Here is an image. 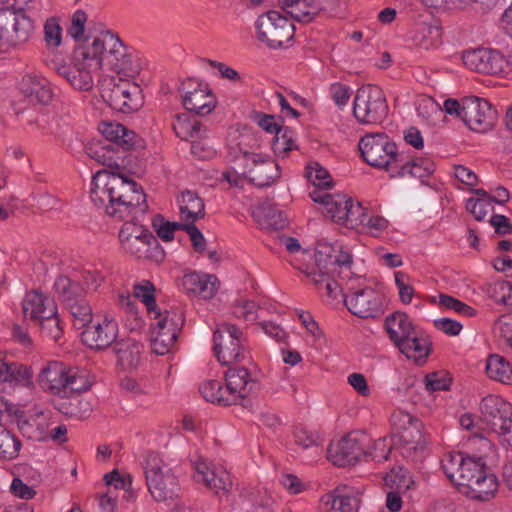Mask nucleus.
Returning a JSON list of instances; mask_svg holds the SVG:
<instances>
[{"mask_svg":"<svg viewBox=\"0 0 512 512\" xmlns=\"http://www.w3.org/2000/svg\"><path fill=\"white\" fill-rule=\"evenodd\" d=\"M90 198L109 217L125 221L119 239L126 253L155 263L164 260L165 252L157 238L144 226L129 220L148 210L146 194L133 179L116 172L99 171L93 176Z\"/></svg>","mask_w":512,"mask_h":512,"instance_id":"obj_1","label":"nucleus"},{"mask_svg":"<svg viewBox=\"0 0 512 512\" xmlns=\"http://www.w3.org/2000/svg\"><path fill=\"white\" fill-rule=\"evenodd\" d=\"M441 467L447 478L470 498L488 501L498 491V478L488 471L482 458L449 452L442 458Z\"/></svg>","mask_w":512,"mask_h":512,"instance_id":"obj_2","label":"nucleus"},{"mask_svg":"<svg viewBox=\"0 0 512 512\" xmlns=\"http://www.w3.org/2000/svg\"><path fill=\"white\" fill-rule=\"evenodd\" d=\"M390 420L403 457L411 461L421 460L429 443L422 421L401 409L395 410Z\"/></svg>","mask_w":512,"mask_h":512,"instance_id":"obj_3","label":"nucleus"},{"mask_svg":"<svg viewBox=\"0 0 512 512\" xmlns=\"http://www.w3.org/2000/svg\"><path fill=\"white\" fill-rule=\"evenodd\" d=\"M143 469L148 491L155 501L165 502L178 497V479L157 453H147Z\"/></svg>","mask_w":512,"mask_h":512,"instance_id":"obj_4","label":"nucleus"},{"mask_svg":"<svg viewBox=\"0 0 512 512\" xmlns=\"http://www.w3.org/2000/svg\"><path fill=\"white\" fill-rule=\"evenodd\" d=\"M101 97L114 110L131 113L139 110L144 97L138 84L130 77L111 76L101 83Z\"/></svg>","mask_w":512,"mask_h":512,"instance_id":"obj_5","label":"nucleus"},{"mask_svg":"<svg viewBox=\"0 0 512 512\" xmlns=\"http://www.w3.org/2000/svg\"><path fill=\"white\" fill-rule=\"evenodd\" d=\"M235 168L222 174V178L234 187H243L245 179L258 187H268L280 178L281 174L279 165L269 156L263 154L252 156L250 162L242 165L241 173Z\"/></svg>","mask_w":512,"mask_h":512,"instance_id":"obj_6","label":"nucleus"},{"mask_svg":"<svg viewBox=\"0 0 512 512\" xmlns=\"http://www.w3.org/2000/svg\"><path fill=\"white\" fill-rule=\"evenodd\" d=\"M256 39L270 49H282L292 45L295 26L280 12L271 10L258 16L255 21Z\"/></svg>","mask_w":512,"mask_h":512,"instance_id":"obj_7","label":"nucleus"},{"mask_svg":"<svg viewBox=\"0 0 512 512\" xmlns=\"http://www.w3.org/2000/svg\"><path fill=\"white\" fill-rule=\"evenodd\" d=\"M363 160L370 166L392 172L398 162H403L396 144L385 133H369L358 144Z\"/></svg>","mask_w":512,"mask_h":512,"instance_id":"obj_8","label":"nucleus"},{"mask_svg":"<svg viewBox=\"0 0 512 512\" xmlns=\"http://www.w3.org/2000/svg\"><path fill=\"white\" fill-rule=\"evenodd\" d=\"M213 342V350L222 365H231L248 357L246 338L234 324H219L214 331Z\"/></svg>","mask_w":512,"mask_h":512,"instance_id":"obj_9","label":"nucleus"},{"mask_svg":"<svg viewBox=\"0 0 512 512\" xmlns=\"http://www.w3.org/2000/svg\"><path fill=\"white\" fill-rule=\"evenodd\" d=\"M153 314L157 323L152 331V349L158 355H165L175 345L183 328L185 323L184 311L177 307L164 312L159 309Z\"/></svg>","mask_w":512,"mask_h":512,"instance_id":"obj_10","label":"nucleus"},{"mask_svg":"<svg viewBox=\"0 0 512 512\" xmlns=\"http://www.w3.org/2000/svg\"><path fill=\"white\" fill-rule=\"evenodd\" d=\"M389 107L381 88L362 86L353 101V115L361 124H379L387 117Z\"/></svg>","mask_w":512,"mask_h":512,"instance_id":"obj_11","label":"nucleus"},{"mask_svg":"<svg viewBox=\"0 0 512 512\" xmlns=\"http://www.w3.org/2000/svg\"><path fill=\"white\" fill-rule=\"evenodd\" d=\"M34 31V22L25 12L0 8V51L6 52L26 42Z\"/></svg>","mask_w":512,"mask_h":512,"instance_id":"obj_12","label":"nucleus"},{"mask_svg":"<svg viewBox=\"0 0 512 512\" xmlns=\"http://www.w3.org/2000/svg\"><path fill=\"white\" fill-rule=\"evenodd\" d=\"M483 421L512 448V405L501 397L488 395L480 404Z\"/></svg>","mask_w":512,"mask_h":512,"instance_id":"obj_13","label":"nucleus"},{"mask_svg":"<svg viewBox=\"0 0 512 512\" xmlns=\"http://www.w3.org/2000/svg\"><path fill=\"white\" fill-rule=\"evenodd\" d=\"M497 119V111L485 99L476 96L463 98L462 121L469 129L485 133L491 130Z\"/></svg>","mask_w":512,"mask_h":512,"instance_id":"obj_14","label":"nucleus"},{"mask_svg":"<svg viewBox=\"0 0 512 512\" xmlns=\"http://www.w3.org/2000/svg\"><path fill=\"white\" fill-rule=\"evenodd\" d=\"M344 304L355 316L360 318H376L383 313L382 298L371 287H348V294H344Z\"/></svg>","mask_w":512,"mask_h":512,"instance_id":"obj_15","label":"nucleus"},{"mask_svg":"<svg viewBox=\"0 0 512 512\" xmlns=\"http://www.w3.org/2000/svg\"><path fill=\"white\" fill-rule=\"evenodd\" d=\"M78 54V46L74 50L73 65H60L57 67V73L65 78L72 87L81 91H89L94 86V77L99 69L96 61L88 57L82 58Z\"/></svg>","mask_w":512,"mask_h":512,"instance_id":"obj_16","label":"nucleus"},{"mask_svg":"<svg viewBox=\"0 0 512 512\" xmlns=\"http://www.w3.org/2000/svg\"><path fill=\"white\" fill-rule=\"evenodd\" d=\"M110 46L112 52L106 55L105 67L118 76L134 78L140 73L141 64L138 56L133 49L124 45L120 40L112 38L106 42Z\"/></svg>","mask_w":512,"mask_h":512,"instance_id":"obj_17","label":"nucleus"},{"mask_svg":"<svg viewBox=\"0 0 512 512\" xmlns=\"http://www.w3.org/2000/svg\"><path fill=\"white\" fill-rule=\"evenodd\" d=\"M118 337V323L110 314H105L101 320L87 325L81 333L82 343L93 350H105Z\"/></svg>","mask_w":512,"mask_h":512,"instance_id":"obj_18","label":"nucleus"},{"mask_svg":"<svg viewBox=\"0 0 512 512\" xmlns=\"http://www.w3.org/2000/svg\"><path fill=\"white\" fill-rule=\"evenodd\" d=\"M225 382L229 392L234 395V404H242L246 398L253 397L261 389L257 377L253 376L246 367H229L225 372Z\"/></svg>","mask_w":512,"mask_h":512,"instance_id":"obj_19","label":"nucleus"},{"mask_svg":"<svg viewBox=\"0 0 512 512\" xmlns=\"http://www.w3.org/2000/svg\"><path fill=\"white\" fill-rule=\"evenodd\" d=\"M464 65L470 70L483 74H499L503 71L506 60L500 52L487 48H478L464 52Z\"/></svg>","mask_w":512,"mask_h":512,"instance_id":"obj_20","label":"nucleus"},{"mask_svg":"<svg viewBox=\"0 0 512 512\" xmlns=\"http://www.w3.org/2000/svg\"><path fill=\"white\" fill-rule=\"evenodd\" d=\"M183 105L189 112L197 115L209 114L214 108V99L207 85H203L194 79H188L182 85Z\"/></svg>","mask_w":512,"mask_h":512,"instance_id":"obj_21","label":"nucleus"},{"mask_svg":"<svg viewBox=\"0 0 512 512\" xmlns=\"http://www.w3.org/2000/svg\"><path fill=\"white\" fill-rule=\"evenodd\" d=\"M99 130L107 141L106 145L118 154L124 155V152L143 145V140L122 124L102 123Z\"/></svg>","mask_w":512,"mask_h":512,"instance_id":"obj_22","label":"nucleus"},{"mask_svg":"<svg viewBox=\"0 0 512 512\" xmlns=\"http://www.w3.org/2000/svg\"><path fill=\"white\" fill-rule=\"evenodd\" d=\"M365 454L360 440L351 435L343 437L335 446L328 449L329 460L338 467L354 465Z\"/></svg>","mask_w":512,"mask_h":512,"instance_id":"obj_23","label":"nucleus"},{"mask_svg":"<svg viewBox=\"0 0 512 512\" xmlns=\"http://www.w3.org/2000/svg\"><path fill=\"white\" fill-rule=\"evenodd\" d=\"M194 475L197 482H202L216 495H226L232 486L230 474L221 467H209L205 462H197Z\"/></svg>","mask_w":512,"mask_h":512,"instance_id":"obj_24","label":"nucleus"},{"mask_svg":"<svg viewBox=\"0 0 512 512\" xmlns=\"http://www.w3.org/2000/svg\"><path fill=\"white\" fill-rule=\"evenodd\" d=\"M120 40V38L113 34L111 31L101 32L98 36L91 37L87 36L86 39L82 43L78 44V54L85 57H88L92 61L97 62L98 69H102L105 67L106 55L112 52V49L106 42L109 39Z\"/></svg>","mask_w":512,"mask_h":512,"instance_id":"obj_25","label":"nucleus"},{"mask_svg":"<svg viewBox=\"0 0 512 512\" xmlns=\"http://www.w3.org/2000/svg\"><path fill=\"white\" fill-rule=\"evenodd\" d=\"M20 90L34 104L47 105L54 96L50 82L42 76L28 74L20 82Z\"/></svg>","mask_w":512,"mask_h":512,"instance_id":"obj_26","label":"nucleus"},{"mask_svg":"<svg viewBox=\"0 0 512 512\" xmlns=\"http://www.w3.org/2000/svg\"><path fill=\"white\" fill-rule=\"evenodd\" d=\"M68 374H70V369H66L63 363L52 361L41 369L38 382L43 389L52 394L63 395Z\"/></svg>","mask_w":512,"mask_h":512,"instance_id":"obj_27","label":"nucleus"},{"mask_svg":"<svg viewBox=\"0 0 512 512\" xmlns=\"http://www.w3.org/2000/svg\"><path fill=\"white\" fill-rule=\"evenodd\" d=\"M335 250L330 245H319L315 250L316 268L324 273H335L337 267L352 266V255L346 251H339L336 255Z\"/></svg>","mask_w":512,"mask_h":512,"instance_id":"obj_28","label":"nucleus"},{"mask_svg":"<svg viewBox=\"0 0 512 512\" xmlns=\"http://www.w3.org/2000/svg\"><path fill=\"white\" fill-rule=\"evenodd\" d=\"M215 281L216 277L213 275L190 272L183 275L181 286L189 295L209 299L216 292Z\"/></svg>","mask_w":512,"mask_h":512,"instance_id":"obj_29","label":"nucleus"},{"mask_svg":"<svg viewBox=\"0 0 512 512\" xmlns=\"http://www.w3.org/2000/svg\"><path fill=\"white\" fill-rule=\"evenodd\" d=\"M396 347L408 359H412L418 365H423L431 354L432 342L426 335L416 332Z\"/></svg>","mask_w":512,"mask_h":512,"instance_id":"obj_30","label":"nucleus"},{"mask_svg":"<svg viewBox=\"0 0 512 512\" xmlns=\"http://www.w3.org/2000/svg\"><path fill=\"white\" fill-rule=\"evenodd\" d=\"M385 329L395 346L416 333L410 317L401 311L393 312L386 317Z\"/></svg>","mask_w":512,"mask_h":512,"instance_id":"obj_31","label":"nucleus"},{"mask_svg":"<svg viewBox=\"0 0 512 512\" xmlns=\"http://www.w3.org/2000/svg\"><path fill=\"white\" fill-rule=\"evenodd\" d=\"M434 172V163L429 158H415L405 163L398 162L394 171L390 173L391 178L411 176L423 179Z\"/></svg>","mask_w":512,"mask_h":512,"instance_id":"obj_32","label":"nucleus"},{"mask_svg":"<svg viewBox=\"0 0 512 512\" xmlns=\"http://www.w3.org/2000/svg\"><path fill=\"white\" fill-rule=\"evenodd\" d=\"M257 222L265 229L279 231L288 225V219L275 205L262 204L254 213Z\"/></svg>","mask_w":512,"mask_h":512,"instance_id":"obj_33","label":"nucleus"},{"mask_svg":"<svg viewBox=\"0 0 512 512\" xmlns=\"http://www.w3.org/2000/svg\"><path fill=\"white\" fill-rule=\"evenodd\" d=\"M54 290L58 300L64 307L85 297V290L78 281L71 280L65 275L57 277L54 283Z\"/></svg>","mask_w":512,"mask_h":512,"instance_id":"obj_34","label":"nucleus"},{"mask_svg":"<svg viewBox=\"0 0 512 512\" xmlns=\"http://www.w3.org/2000/svg\"><path fill=\"white\" fill-rule=\"evenodd\" d=\"M442 30L437 24L419 23L412 35V42L419 48L428 50L441 44Z\"/></svg>","mask_w":512,"mask_h":512,"instance_id":"obj_35","label":"nucleus"},{"mask_svg":"<svg viewBox=\"0 0 512 512\" xmlns=\"http://www.w3.org/2000/svg\"><path fill=\"white\" fill-rule=\"evenodd\" d=\"M31 378L30 367L19 362L0 360V382L26 385Z\"/></svg>","mask_w":512,"mask_h":512,"instance_id":"obj_36","label":"nucleus"},{"mask_svg":"<svg viewBox=\"0 0 512 512\" xmlns=\"http://www.w3.org/2000/svg\"><path fill=\"white\" fill-rule=\"evenodd\" d=\"M180 213L185 221L195 223L205 217V204L196 192L186 190L181 194Z\"/></svg>","mask_w":512,"mask_h":512,"instance_id":"obj_37","label":"nucleus"},{"mask_svg":"<svg viewBox=\"0 0 512 512\" xmlns=\"http://www.w3.org/2000/svg\"><path fill=\"white\" fill-rule=\"evenodd\" d=\"M113 350L118 362L126 368L136 367L140 361L141 345L133 339H122L114 342Z\"/></svg>","mask_w":512,"mask_h":512,"instance_id":"obj_38","label":"nucleus"},{"mask_svg":"<svg viewBox=\"0 0 512 512\" xmlns=\"http://www.w3.org/2000/svg\"><path fill=\"white\" fill-rule=\"evenodd\" d=\"M199 391L208 402L222 406L234 405V395L220 381L209 380L200 386Z\"/></svg>","mask_w":512,"mask_h":512,"instance_id":"obj_39","label":"nucleus"},{"mask_svg":"<svg viewBox=\"0 0 512 512\" xmlns=\"http://www.w3.org/2000/svg\"><path fill=\"white\" fill-rule=\"evenodd\" d=\"M307 276L312 279L319 290H325V295L329 299H336L339 293L343 297L344 294H348V292H345L346 289L343 284L335 280V273H324L316 268L308 271Z\"/></svg>","mask_w":512,"mask_h":512,"instance_id":"obj_40","label":"nucleus"},{"mask_svg":"<svg viewBox=\"0 0 512 512\" xmlns=\"http://www.w3.org/2000/svg\"><path fill=\"white\" fill-rule=\"evenodd\" d=\"M50 303L54 301L38 291H30L23 300V314L26 318L38 321L41 316H46L45 312Z\"/></svg>","mask_w":512,"mask_h":512,"instance_id":"obj_41","label":"nucleus"},{"mask_svg":"<svg viewBox=\"0 0 512 512\" xmlns=\"http://www.w3.org/2000/svg\"><path fill=\"white\" fill-rule=\"evenodd\" d=\"M487 376L503 384H512V367L510 363L498 354H491L486 360Z\"/></svg>","mask_w":512,"mask_h":512,"instance_id":"obj_42","label":"nucleus"},{"mask_svg":"<svg viewBox=\"0 0 512 512\" xmlns=\"http://www.w3.org/2000/svg\"><path fill=\"white\" fill-rule=\"evenodd\" d=\"M172 128L181 140L192 141L201 138L202 124L185 113L175 116Z\"/></svg>","mask_w":512,"mask_h":512,"instance_id":"obj_43","label":"nucleus"},{"mask_svg":"<svg viewBox=\"0 0 512 512\" xmlns=\"http://www.w3.org/2000/svg\"><path fill=\"white\" fill-rule=\"evenodd\" d=\"M325 498V503L331 504V508L336 512H358L359 499L354 495L342 493L340 487Z\"/></svg>","mask_w":512,"mask_h":512,"instance_id":"obj_44","label":"nucleus"},{"mask_svg":"<svg viewBox=\"0 0 512 512\" xmlns=\"http://www.w3.org/2000/svg\"><path fill=\"white\" fill-rule=\"evenodd\" d=\"M45 315L41 316V319L37 322L40 324L42 332L46 337L58 341L62 337L63 330L55 303H50V307L47 308Z\"/></svg>","mask_w":512,"mask_h":512,"instance_id":"obj_45","label":"nucleus"},{"mask_svg":"<svg viewBox=\"0 0 512 512\" xmlns=\"http://www.w3.org/2000/svg\"><path fill=\"white\" fill-rule=\"evenodd\" d=\"M21 446L20 439L0 423V459H15L19 455Z\"/></svg>","mask_w":512,"mask_h":512,"instance_id":"obj_46","label":"nucleus"},{"mask_svg":"<svg viewBox=\"0 0 512 512\" xmlns=\"http://www.w3.org/2000/svg\"><path fill=\"white\" fill-rule=\"evenodd\" d=\"M65 308L70 312L76 328L82 329L91 323L93 318L92 307L85 297L74 301Z\"/></svg>","mask_w":512,"mask_h":512,"instance_id":"obj_47","label":"nucleus"},{"mask_svg":"<svg viewBox=\"0 0 512 512\" xmlns=\"http://www.w3.org/2000/svg\"><path fill=\"white\" fill-rule=\"evenodd\" d=\"M235 145L239 146L244 155V163H248L252 160V156H258L260 153L257 152L260 148V142L257 136L252 132H241L229 138Z\"/></svg>","mask_w":512,"mask_h":512,"instance_id":"obj_48","label":"nucleus"},{"mask_svg":"<svg viewBox=\"0 0 512 512\" xmlns=\"http://www.w3.org/2000/svg\"><path fill=\"white\" fill-rule=\"evenodd\" d=\"M293 134V131L287 127L275 134L272 141V150L276 157L284 159L288 157L290 151L298 149Z\"/></svg>","mask_w":512,"mask_h":512,"instance_id":"obj_49","label":"nucleus"},{"mask_svg":"<svg viewBox=\"0 0 512 512\" xmlns=\"http://www.w3.org/2000/svg\"><path fill=\"white\" fill-rule=\"evenodd\" d=\"M88 150V154L92 159L110 168L119 169L121 166L119 160L124 158V155L118 154L106 144L90 147Z\"/></svg>","mask_w":512,"mask_h":512,"instance_id":"obj_50","label":"nucleus"},{"mask_svg":"<svg viewBox=\"0 0 512 512\" xmlns=\"http://www.w3.org/2000/svg\"><path fill=\"white\" fill-rule=\"evenodd\" d=\"M485 292L497 304L512 306V284L509 281L497 280L486 285Z\"/></svg>","mask_w":512,"mask_h":512,"instance_id":"obj_51","label":"nucleus"},{"mask_svg":"<svg viewBox=\"0 0 512 512\" xmlns=\"http://www.w3.org/2000/svg\"><path fill=\"white\" fill-rule=\"evenodd\" d=\"M154 292L155 287L150 281H144L142 284L134 285V298L142 301L149 314L159 310L156 304Z\"/></svg>","mask_w":512,"mask_h":512,"instance_id":"obj_52","label":"nucleus"},{"mask_svg":"<svg viewBox=\"0 0 512 512\" xmlns=\"http://www.w3.org/2000/svg\"><path fill=\"white\" fill-rule=\"evenodd\" d=\"M350 203V198H348L344 194H334L332 198H330V202L327 203L326 212L331 217V219L343 225L345 223V217L339 218L342 216V213H345L348 210V204Z\"/></svg>","mask_w":512,"mask_h":512,"instance_id":"obj_53","label":"nucleus"},{"mask_svg":"<svg viewBox=\"0 0 512 512\" xmlns=\"http://www.w3.org/2000/svg\"><path fill=\"white\" fill-rule=\"evenodd\" d=\"M386 484L395 491L404 493L409 490L413 485L414 481L406 470L399 468L398 471L392 470L385 478Z\"/></svg>","mask_w":512,"mask_h":512,"instance_id":"obj_54","label":"nucleus"},{"mask_svg":"<svg viewBox=\"0 0 512 512\" xmlns=\"http://www.w3.org/2000/svg\"><path fill=\"white\" fill-rule=\"evenodd\" d=\"M341 215L342 216L338 215V217H345V223H343V225L349 228H355L360 224H364V221L367 218V215L365 214L364 208L361 206V204L359 202L354 203L351 198L350 203L348 204V210H346L345 213H342Z\"/></svg>","mask_w":512,"mask_h":512,"instance_id":"obj_55","label":"nucleus"},{"mask_svg":"<svg viewBox=\"0 0 512 512\" xmlns=\"http://www.w3.org/2000/svg\"><path fill=\"white\" fill-rule=\"evenodd\" d=\"M307 178L317 188H329L332 186V179L328 171L318 163L308 166Z\"/></svg>","mask_w":512,"mask_h":512,"instance_id":"obj_56","label":"nucleus"},{"mask_svg":"<svg viewBox=\"0 0 512 512\" xmlns=\"http://www.w3.org/2000/svg\"><path fill=\"white\" fill-rule=\"evenodd\" d=\"M90 383L84 375L79 374L76 370L70 369L68 379L65 380V393L62 396H68L71 393H80L88 390Z\"/></svg>","mask_w":512,"mask_h":512,"instance_id":"obj_57","label":"nucleus"},{"mask_svg":"<svg viewBox=\"0 0 512 512\" xmlns=\"http://www.w3.org/2000/svg\"><path fill=\"white\" fill-rule=\"evenodd\" d=\"M466 209L477 221H482L489 212L494 210L492 203L484 198H469L466 202Z\"/></svg>","mask_w":512,"mask_h":512,"instance_id":"obj_58","label":"nucleus"},{"mask_svg":"<svg viewBox=\"0 0 512 512\" xmlns=\"http://www.w3.org/2000/svg\"><path fill=\"white\" fill-rule=\"evenodd\" d=\"M439 304L442 307L447 309H451L460 315H465L468 317H472L476 314V310L465 304L464 302L446 294L439 295Z\"/></svg>","mask_w":512,"mask_h":512,"instance_id":"obj_59","label":"nucleus"},{"mask_svg":"<svg viewBox=\"0 0 512 512\" xmlns=\"http://www.w3.org/2000/svg\"><path fill=\"white\" fill-rule=\"evenodd\" d=\"M62 28L59 19L56 17L48 18L44 24V37L49 46L57 47L61 44Z\"/></svg>","mask_w":512,"mask_h":512,"instance_id":"obj_60","label":"nucleus"},{"mask_svg":"<svg viewBox=\"0 0 512 512\" xmlns=\"http://www.w3.org/2000/svg\"><path fill=\"white\" fill-rule=\"evenodd\" d=\"M425 388L429 392L449 390L451 380L443 372H433L424 378Z\"/></svg>","mask_w":512,"mask_h":512,"instance_id":"obj_61","label":"nucleus"},{"mask_svg":"<svg viewBox=\"0 0 512 512\" xmlns=\"http://www.w3.org/2000/svg\"><path fill=\"white\" fill-rule=\"evenodd\" d=\"M294 438L295 443L304 449L318 447L322 444V440L316 432L309 431L303 427L296 428Z\"/></svg>","mask_w":512,"mask_h":512,"instance_id":"obj_62","label":"nucleus"},{"mask_svg":"<svg viewBox=\"0 0 512 512\" xmlns=\"http://www.w3.org/2000/svg\"><path fill=\"white\" fill-rule=\"evenodd\" d=\"M191 153L200 160L209 159L215 154L212 146L204 138V131L201 132V138L191 141Z\"/></svg>","mask_w":512,"mask_h":512,"instance_id":"obj_63","label":"nucleus"},{"mask_svg":"<svg viewBox=\"0 0 512 512\" xmlns=\"http://www.w3.org/2000/svg\"><path fill=\"white\" fill-rule=\"evenodd\" d=\"M86 21H87L86 13L82 10H77L72 17V24L68 30L69 34L76 41H81L80 43H82L85 39L84 38V30H85Z\"/></svg>","mask_w":512,"mask_h":512,"instance_id":"obj_64","label":"nucleus"}]
</instances>
